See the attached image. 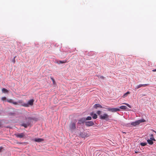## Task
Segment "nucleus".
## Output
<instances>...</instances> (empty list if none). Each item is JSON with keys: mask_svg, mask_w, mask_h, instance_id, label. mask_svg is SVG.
Here are the masks:
<instances>
[{"mask_svg": "<svg viewBox=\"0 0 156 156\" xmlns=\"http://www.w3.org/2000/svg\"><path fill=\"white\" fill-rule=\"evenodd\" d=\"M34 101V100L33 99L30 100L28 101L27 103H23L22 105V106L25 107H28L29 105L32 106L33 105Z\"/></svg>", "mask_w": 156, "mask_h": 156, "instance_id": "4", "label": "nucleus"}, {"mask_svg": "<svg viewBox=\"0 0 156 156\" xmlns=\"http://www.w3.org/2000/svg\"><path fill=\"white\" fill-rule=\"evenodd\" d=\"M147 144V143L146 142H144V143H140V145L142 146H145V145H146Z\"/></svg>", "mask_w": 156, "mask_h": 156, "instance_id": "20", "label": "nucleus"}, {"mask_svg": "<svg viewBox=\"0 0 156 156\" xmlns=\"http://www.w3.org/2000/svg\"><path fill=\"white\" fill-rule=\"evenodd\" d=\"M91 119V117L90 116H88L86 118V120H90Z\"/></svg>", "mask_w": 156, "mask_h": 156, "instance_id": "23", "label": "nucleus"}, {"mask_svg": "<svg viewBox=\"0 0 156 156\" xmlns=\"http://www.w3.org/2000/svg\"><path fill=\"white\" fill-rule=\"evenodd\" d=\"M2 125V124L0 122V127H1Z\"/></svg>", "mask_w": 156, "mask_h": 156, "instance_id": "32", "label": "nucleus"}, {"mask_svg": "<svg viewBox=\"0 0 156 156\" xmlns=\"http://www.w3.org/2000/svg\"><path fill=\"white\" fill-rule=\"evenodd\" d=\"M123 133H126L125 132H122Z\"/></svg>", "mask_w": 156, "mask_h": 156, "instance_id": "33", "label": "nucleus"}, {"mask_svg": "<svg viewBox=\"0 0 156 156\" xmlns=\"http://www.w3.org/2000/svg\"><path fill=\"white\" fill-rule=\"evenodd\" d=\"M145 121V120L144 119H141L135 121L134 122H132L131 123L132 125L135 126L136 125H139L140 123L143 122Z\"/></svg>", "mask_w": 156, "mask_h": 156, "instance_id": "3", "label": "nucleus"}, {"mask_svg": "<svg viewBox=\"0 0 156 156\" xmlns=\"http://www.w3.org/2000/svg\"><path fill=\"white\" fill-rule=\"evenodd\" d=\"M130 94V92L129 91H127L126 93H125L122 96V97L123 98H124L125 97H126L128 94Z\"/></svg>", "mask_w": 156, "mask_h": 156, "instance_id": "17", "label": "nucleus"}, {"mask_svg": "<svg viewBox=\"0 0 156 156\" xmlns=\"http://www.w3.org/2000/svg\"><path fill=\"white\" fill-rule=\"evenodd\" d=\"M85 121V119L84 118H82L78 120V124H81L83 123Z\"/></svg>", "mask_w": 156, "mask_h": 156, "instance_id": "12", "label": "nucleus"}, {"mask_svg": "<svg viewBox=\"0 0 156 156\" xmlns=\"http://www.w3.org/2000/svg\"><path fill=\"white\" fill-rule=\"evenodd\" d=\"M12 62L14 63H15V58L14 59H13L12 61Z\"/></svg>", "mask_w": 156, "mask_h": 156, "instance_id": "28", "label": "nucleus"}, {"mask_svg": "<svg viewBox=\"0 0 156 156\" xmlns=\"http://www.w3.org/2000/svg\"><path fill=\"white\" fill-rule=\"evenodd\" d=\"M90 115L91 116H92V118L94 119H96L97 117L96 114H94L93 112L90 113Z\"/></svg>", "mask_w": 156, "mask_h": 156, "instance_id": "13", "label": "nucleus"}, {"mask_svg": "<svg viewBox=\"0 0 156 156\" xmlns=\"http://www.w3.org/2000/svg\"><path fill=\"white\" fill-rule=\"evenodd\" d=\"M44 140V139L42 138H35L34 141L36 142H41Z\"/></svg>", "mask_w": 156, "mask_h": 156, "instance_id": "14", "label": "nucleus"}, {"mask_svg": "<svg viewBox=\"0 0 156 156\" xmlns=\"http://www.w3.org/2000/svg\"><path fill=\"white\" fill-rule=\"evenodd\" d=\"M51 79L53 81V83H54L55 82V81L54 79L53 78H51Z\"/></svg>", "mask_w": 156, "mask_h": 156, "instance_id": "27", "label": "nucleus"}, {"mask_svg": "<svg viewBox=\"0 0 156 156\" xmlns=\"http://www.w3.org/2000/svg\"><path fill=\"white\" fill-rule=\"evenodd\" d=\"M94 107L95 108H102V106L99 104H95L94 105Z\"/></svg>", "mask_w": 156, "mask_h": 156, "instance_id": "15", "label": "nucleus"}, {"mask_svg": "<svg viewBox=\"0 0 156 156\" xmlns=\"http://www.w3.org/2000/svg\"><path fill=\"white\" fill-rule=\"evenodd\" d=\"M25 119L27 121V122L26 123H23L21 124V126H24L25 128H27L30 124L32 121L34 120V119L31 117L26 118Z\"/></svg>", "mask_w": 156, "mask_h": 156, "instance_id": "1", "label": "nucleus"}, {"mask_svg": "<svg viewBox=\"0 0 156 156\" xmlns=\"http://www.w3.org/2000/svg\"><path fill=\"white\" fill-rule=\"evenodd\" d=\"M98 78H101V79H104V78H105V77H104L103 76H99L98 77Z\"/></svg>", "mask_w": 156, "mask_h": 156, "instance_id": "25", "label": "nucleus"}, {"mask_svg": "<svg viewBox=\"0 0 156 156\" xmlns=\"http://www.w3.org/2000/svg\"><path fill=\"white\" fill-rule=\"evenodd\" d=\"M7 101L10 103H12L14 105H17L18 104V103L16 102H15L12 99H9L7 100Z\"/></svg>", "mask_w": 156, "mask_h": 156, "instance_id": "11", "label": "nucleus"}, {"mask_svg": "<svg viewBox=\"0 0 156 156\" xmlns=\"http://www.w3.org/2000/svg\"><path fill=\"white\" fill-rule=\"evenodd\" d=\"M1 99L3 101H5L6 100V97H3Z\"/></svg>", "mask_w": 156, "mask_h": 156, "instance_id": "24", "label": "nucleus"}, {"mask_svg": "<svg viewBox=\"0 0 156 156\" xmlns=\"http://www.w3.org/2000/svg\"><path fill=\"white\" fill-rule=\"evenodd\" d=\"M97 113L98 115H100L101 113V111H97Z\"/></svg>", "mask_w": 156, "mask_h": 156, "instance_id": "26", "label": "nucleus"}, {"mask_svg": "<svg viewBox=\"0 0 156 156\" xmlns=\"http://www.w3.org/2000/svg\"><path fill=\"white\" fill-rule=\"evenodd\" d=\"M153 140L155 141V140L154 137L150 138V140H147V142L149 144L152 145L153 144Z\"/></svg>", "mask_w": 156, "mask_h": 156, "instance_id": "6", "label": "nucleus"}, {"mask_svg": "<svg viewBox=\"0 0 156 156\" xmlns=\"http://www.w3.org/2000/svg\"><path fill=\"white\" fill-rule=\"evenodd\" d=\"M119 108L122 109L126 110L127 107L125 106H121L119 107Z\"/></svg>", "mask_w": 156, "mask_h": 156, "instance_id": "18", "label": "nucleus"}, {"mask_svg": "<svg viewBox=\"0 0 156 156\" xmlns=\"http://www.w3.org/2000/svg\"><path fill=\"white\" fill-rule=\"evenodd\" d=\"M108 111L112 112H115L120 111V109L118 108H108Z\"/></svg>", "mask_w": 156, "mask_h": 156, "instance_id": "9", "label": "nucleus"}, {"mask_svg": "<svg viewBox=\"0 0 156 156\" xmlns=\"http://www.w3.org/2000/svg\"><path fill=\"white\" fill-rule=\"evenodd\" d=\"M149 85L147 84H140L139 85H137L136 86V87L135 88V89H137L141 87H146Z\"/></svg>", "mask_w": 156, "mask_h": 156, "instance_id": "7", "label": "nucleus"}, {"mask_svg": "<svg viewBox=\"0 0 156 156\" xmlns=\"http://www.w3.org/2000/svg\"><path fill=\"white\" fill-rule=\"evenodd\" d=\"M15 135L17 137L20 138H22L25 136L24 134L23 133H22L20 134H16Z\"/></svg>", "mask_w": 156, "mask_h": 156, "instance_id": "10", "label": "nucleus"}, {"mask_svg": "<svg viewBox=\"0 0 156 156\" xmlns=\"http://www.w3.org/2000/svg\"><path fill=\"white\" fill-rule=\"evenodd\" d=\"M3 148V147H0V152L1 151L2 149Z\"/></svg>", "mask_w": 156, "mask_h": 156, "instance_id": "29", "label": "nucleus"}, {"mask_svg": "<svg viewBox=\"0 0 156 156\" xmlns=\"http://www.w3.org/2000/svg\"><path fill=\"white\" fill-rule=\"evenodd\" d=\"M2 91L4 93H8V90L6 89L5 88H3L2 89Z\"/></svg>", "mask_w": 156, "mask_h": 156, "instance_id": "19", "label": "nucleus"}, {"mask_svg": "<svg viewBox=\"0 0 156 156\" xmlns=\"http://www.w3.org/2000/svg\"><path fill=\"white\" fill-rule=\"evenodd\" d=\"M17 102L18 103H19L21 104L22 105L23 104V103H23V101L22 100H19L18 101V102Z\"/></svg>", "mask_w": 156, "mask_h": 156, "instance_id": "21", "label": "nucleus"}, {"mask_svg": "<svg viewBox=\"0 0 156 156\" xmlns=\"http://www.w3.org/2000/svg\"><path fill=\"white\" fill-rule=\"evenodd\" d=\"M94 123L92 121H89L85 122V125L87 126H92L94 125Z\"/></svg>", "mask_w": 156, "mask_h": 156, "instance_id": "8", "label": "nucleus"}, {"mask_svg": "<svg viewBox=\"0 0 156 156\" xmlns=\"http://www.w3.org/2000/svg\"><path fill=\"white\" fill-rule=\"evenodd\" d=\"M151 138H153V135L152 134H151Z\"/></svg>", "mask_w": 156, "mask_h": 156, "instance_id": "31", "label": "nucleus"}, {"mask_svg": "<svg viewBox=\"0 0 156 156\" xmlns=\"http://www.w3.org/2000/svg\"><path fill=\"white\" fill-rule=\"evenodd\" d=\"M77 122L76 121H75L74 122H71L69 125V127L70 130L71 131H73L76 129V123Z\"/></svg>", "mask_w": 156, "mask_h": 156, "instance_id": "2", "label": "nucleus"}, {"mask_svg": "<svg viewBox=\"0 0 156 156\" xmlns=\"http://www.w3.org/2000/svg\"><path fill=\"white\" fill-rule=\"evenodd\" d=\"M100 118L102 120H108L109 115L105 113L103 115H100Z\"/></svg>", "mask_w": 156, "mask_h": 156, "instance_id": "5", "label": "nucleus"}, {"mask_svg": "<svg viewBox=\"0 0 156 156\" xmlns=\"http://www.w3.org/2000/svg\"><path fill=\"white\" fill-rule=\"evenodd\" d=\"M67 62V61L66 60H63V61H58L57 62L58 64L65 63Z\"/></svg>", "mask_w": 156, "mask_h": 156, "instance_id": "16", "label": "nucleus"}, {"mask_svg": "<svg viewBox=\"0 0 156 156\" xmlns=\"http://www.w3.org/2000/svg\"><path fill=\"white\" fill-rule=\"evenodd\" d=\"M122 104L126 105L127 106H128L129 108H131V106L129 104H128L127 103H123Z\"/></svg>", "mask_w": 156, "mask_h": 156, "instance_id": "22", "label": "nucleus"}, {"mask_svg": "<svg viewBox=\"0 0 156 156\" xmlns=\"http://www.w3.org/2000/svg\"><path fill=\"white\" fill-rule=\"evenodd\" d=\"M152 71H153V72H155V71H156V69H155L153 70H152Z\"/></svg>", "mask_w": 156, "mask_h": 156, "instance_id": "30", "label": "nucleus"}]
</instances>
